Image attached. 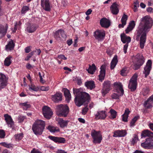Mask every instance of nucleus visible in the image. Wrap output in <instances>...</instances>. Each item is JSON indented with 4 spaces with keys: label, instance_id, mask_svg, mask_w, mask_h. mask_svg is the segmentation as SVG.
Here are the masks:
<instances>
[{
    "label": "nucleus",
    "instance_id": "nucleus-1",
    "mask_svg": "<svg viewBox=\"0 0 153 153\" xmlns=\"http://www.w3.org/2000/svg\"><path fill=\"white\" fill-rule=\"evenodd\" d=\"M153 24L152 18L149 16L142 17L137 30L136 40H140V47L142 49L144 48L146 39V34L150 30Z\"/></svg>",
    "mask_w": 153,
    "mask_h": 153
},
{
    "label": "nucleus",
    "instance_id": "nucleus-2",
    "mask_svg": "<svg viewBox=\"0 0 153 153\" xmlns=\"http://www.w3.org/2000/svg\"><path fill=\"white\" fill-rule=\"evenodd\" d=\"M73 93L75 96V103L78 107L80 106L85 102L87 103L90 100V96L88 94L82 92L79 89L74 88Z\"/></svg>",
    "mask_w": 153,
    "mask_h": 153
},
{
    "label": "nucleus",
    "instance_id": "nucleus-3",
    "mask_svg": "<svg viewBox=\"0 0 153 153\" xmlns=\"http://www.w3.org/2000/svg\"><path fill=\"white\" fill-rule=\"evenodd\" d=\"M45 122L41 120H36L33 123L32 129L34 134L37 135H41L45 128Z\"/></svg>",
    "mask_w": 153,
    "mask_h": 153
},
{
    "label": "nucleus",
    "instance_id": "nucleus-4",
    "mask_svg": "<svg viewBox=\"0 0 153 153\" xmlns=\"http://www.w3.org/2000/svg\"><path fill=\"white\" fill-rule=\"evenodd\" d=\"M58 112L57 113L58 116L60 117H66L69 112V108L66 105L60 104L57 106Z\"/></svg>",
    "mask_w": 153,
    "mask_h": 153
},
{
    "label": "nucleus",
    "instance_id": "nucleus-5",
    "mask_svg": "<svg viewBox=\"0 0 153 153\" xmlns=\"http://www.w3.org/2000/svg\"><path fill=\"white\" fill-rule=\"evenodd\" d=\"M114 85L116 87V92L118 94L114 93L111 95V97L113 99H118L119 97L122 96L124 93L122 85L121 83L120 82H115L114 83Z\"/></svg>",
    "mask_w": 153,
    "mask_h": 153
},
{
    "label": "nucleus",
    "instance_id": "nucleus-6",
    "mask_svg": "<svg viewBox=\"0 0 153 153\" xmlns=\"http://www.w3.org/2000/svg\"><path fill=\"white\" fill-rule=\"evenodd\" d=\"M91 136L93 139V142L95 143H100L102 140V136L100 131L93 130L91 132Z\"/></svg>",
    "mask_w": 153,
    "mask_h": 153
},
{
    "label": "nucleus",
    "instance_id": "nucleus-7",
    "mask_svg": "<svg viewBox=\"0 0 153 153\" xmlns=\"http://www.w3.org/2000/svg\"><path fill=\"white\" fill-rule=\"evenodd\" d=\"M137 77V74L135 73L133 75L130 80L128 87L131 91H134L136 89Z\"/></svg>",
    "mask_w": 153,
    "mask_h": 153
},
{
    "label": "nucleus",
    "instance_id": "nucleus-8",
    "mask_svg": "<svg viewBox=\"0 0 153 153\" xmlns=\"http://www.w3.org/2000/svg\"><path fill=\"white\" fill-rule=\"evenodd\" d=\"M136 58L137 60V62L134 64L133 69L135 70L139 69L145 62V59L142 54H138L136 56Z\"/></svg>",
    "mask_w": 153,
    "mask_h": 153
},
{
    "label": "nucleus",
    "instance_id": "nucleus-9",
    "mask_svg": "<svg viewBox=\"0 0 153 153\" xmlns=\"http://www.w3.org/2000/svg\"><path fill=\"white\" fill-rule=\"evenodd\" d=\"M94 33L95 38L98 41L103 40L105 36V32L103 30H97Z\"/></svg>",
    "mask_w": 153,
    "mask_h": 153
},
{
    "label": "nucleus",
    "instance_id": "nucleus-10",
    "mask_svg": "<svg viewBox=\"0 0 153 153\" xmlns=\"http://www.w3.org/2000/svg\"><path fill=\"white\" fill-rule=\"evenodd\" d=\"M152 66V62L151 60H148L143 71V74H144L145 77H146L149 74Z\"/></svg>",
    "mask_w": 153,
    "mask_h": 153
},
{
    "label": "nucleus",
    "instance_id": "nucleus-11",
    "mask_svg": "<svg viewBox=\"0 0 153 153\" xmlns=\"http://www.w3.org/2000/svg\"><path fill=\"white\" fill-rule=\"evenodd\" d=\"M42 112L44 117L47 119H50L53 114L50 108L47 106L42 108Z\"/></svg>",
    "mask_w": 153,
    "mask_h": 153
},
{
    "label": "nucleus",
    "instance_id": "nucleus-12",
    "mask_svg": "<svg viewBox=\"0 0 153 153\" xmlns=\"http://www.w3.org/2000/svg\"><path fill=\"white\" fill-rule=\"evenodd\" d=\"M95 119L96 120H104L107 116V114L105 111H98L95 114Z\"/></svg>",
    "mask_w": 153,
    "mask_h": 153
},
{
    "label": "nucleus",
    "instance_id": "nucleus-13",
    "mask_svg": "<svg viewBox=\"0 0 153 153\" xmlns=\"http://www.w3.org/2000/svg\"><path fill=\"white\" fill-rule=\"evenodd\" d=\"M103 87L102 90V95L104 96L107 94L110 90V82L109 81H105L103 84Z\"/></svg>",
    "mask_w": 153,
    "mask_h": 153
},
{
    "label": "nucleus",
    "instance_id": "nucleus-14",
    "mask_svg": "<svg viewBox=\"0 0 153 153\" xmlns=\"http://www.w3.org/2000/svg\"><path fill=\"white\" fill-rule=\"evenodd\" d=\"M7 79L5 75L0 73V89L4 88L7 85Z\"/></svg>",
    "mask_w": 153,
    "mask_h": 153
},
{
    "label": "nucleus",
    "instance_id": "nucleus-15",
    "mask_svg": "<svg viewBox=\"0 0 153 153\" xmlns=\"http://www.w3.org/2000/svg\"><path fill=\"white\" fill-rule=\"evenodd\" d=\"M56 120L57 125L61 128L66 127L69 121L68 120H64L62 118L56 117Z\"/></svg>",
    "mask_w": 153,
    "mask_h": 153
},
{
    "label": "nucleus",
    "instance_id": "nucleus-16",
    "mask_svg": "<svg viewBox=\"0 0 153 153\" xmlns=\"http://www.w3.org/2000/svg\"><path fill=\"white\" fill-rule=\"evenodd\" d=\"M51 98L52 100L54 102L58 103L62 100V94L59 92H56L54 94L52 95Z\"/></svg>",
    "mask_w": 153,
    "mask_h": 153
},
{
    "label": "nucleus",
    "instance_id": "nucleus-17",
    "mask_svg": "<svg viewBox=\"0 0 153 153\" xmlns=\"http://www.w3.org/2000/svg\"><path fill=\"white\" fill-rule=\"evenodd\" d=\"M41 6L43 9L46 11L51 10L50 2L49 0H41Z\"/></svg>",
    "mask_w": 153,
    "mask_h": 153
},
{
    "label": "nucleus",
    "instance_id": "nucleus-18",
    "mask_svg": "<svg viewBox=\"0 0 153 153\" xmlns=\"http://www.w3.org/2000/svg\"><path fill=\"white\" fill-rule=\"evenodd\" d=\"M48 138L55 143H64L65 142V140L63 137L49 136Z\"/></svg>",
    "mask_w": 153,
    "mask_h": 153
},
{
    "label": "nucleus",
    "instance_id": "nucleus-19",
    "mask_svg": "<svg viewBox=\"0 0 153 153\" xmlns=\"http://www.w3.org/2000/svg\"><path fill=\"white\" fill-rule=\"evenodd\" d=\"M106 66L105 65H102L100 68V74L99 75V80L102 81L104 79L105 73Z\"/></svg>",
    "mask_w": 153,
    "mask_h": 153
},
{
    "label": "nucleus",
    "instance_id": "nucleus-20",
    "mask_svg": "<svg viewBox=\"0 0 153 153\" xmlns=\"http://www.w3.org/2000/svg\"><path fill=\"white\" fill-rule=\"evenodd\" d=\"M5 120L8 126L12 127L14 125V122L10 116L7 114L4 115Z\"/></svg>",
    "mask_w": 153,
    "mask_h": 153
},
{
    "label": "nucleus",
    "instance_id": "nucleus-21",
    "mask_svg": "<svg viewBox=\"0 0 153 153\" xmlns=\"http://www.w3.org/2000/svg\"><path fill=\"white\" fill-rule=\"evenodd\" d=\"M101 26L103 27L107 28L109 27L110 25V22L109 20L106 18H102L100 21Z\"/></svg>",
    "mask_w": 153,
    "mask_h": 153
},
{
    "label": "nucleus",
    "instance_id": "nucleus-22",
    "mask_svg": "<svg viewBox=\"0 0 153 153\" xmlns=\"http://www.w3.org/2000/svg\"><path fill=\"white\" fill-rule=\"evenodd\" d=\"M127 134V132L125 130H118L114 132V137H123Z\"/></svg>",
    "mask_w": 153,
    "mask_h": 153
},
{
    "label": "nucleus",
    "instance_id": "nucleus-23",
    "mask_svg": "<svg viewBox=\"0 0 153 153\" xmlns=\"http://www.w3.org/2000/svg\"><path fill=\"white\" fill-rule=\"evenodd\" d=\"M153 103V94L150 96L148 99L145 101L144 105L146 108H150L152 107Z\"/></svg>",
    "mask_w": 153,
    "mask_h": 153
},
{
    "label": "nucleus",
    "instance_id": "nucleus-24",
    "mask_svg": "<svg viewBox=\"0 0 153 153\" xmlns=\"http://www.w3.org/2000/svg\"><path fill=\"white\" fill-rule=\"evenodd\" d=\"M118 5L115 2L113 3L110 7L111 13L114 15H117L119 12Z\"/></svg>",
    "mask_w": 153,
    "mask_h": 153
},
{
    "label": "nucleus",
    "instance_id": "nucleus-25",
    "mask_svg": "<svg viewBox=\"0 0 153 153\" xmlns=\"http://www.w3.org/2000/svg\"><path fill=\"white\" fill-rule=\"evenodd\" d=\"M8 27L7 24L4 25H0V34L2 36H5L7 33Z\"/></svg>",
    "mask_w": 153,
    "mask_h": 153
},
{
    "label": "nucleus",
    "instance_id": "nucleus-26",
    "mask_svg": "<svg viewBox=\"0 0 153 153\" xmlns=\"http://www.w3.org/2000/svg\"><path fill=\"white\" fill-rule=\"evenodd\" d=\"M62 91L64 93L66 101L69 102L71 99V96L69 90L66 88H64Z\"/></svg>",
    "mask_w": 153,
    "mask_h": 153
},
{
    "label": "nucleus",
    "instance_id": "nucleus-27",
    "mask_svg": "<svg viewBox=\"0 0 153 153\" xmlns=\"http://www.w3.org/2000/svg\"><path fill=\"white\" fill-rule=\"evenodd\" d=\"M128 18V17L125 14H123L121 19V24H120L118 25L119 28H123L126 25Z\"/></svg>",
    "mask_w": 153,
    "mask_h": 153
},
{
    "label": "nucleus",
    "instance_id": "nucleus-28",
    "mask_svg": "<svg viewBox=\"0 0 153 153\" xmlns=\"http://www.w3.org/2000/svg\"><path fill=\"white\" fill-rule=\"evenodd\" d=\"M63 38H65L66 35L65 34L64 31L62 30H60L56 31L54 35V37L57 39L60 38V36Z\"/></svg>",
    "mask_w": 153,
    "mask_h": 153
},
{
    "label": "nucleus",
    "instance_id": "nucleus-29",
    "mask_svg": "<svg viewBox=\"0 0 153 153\" xmlns=\"http://www.w3.org/2000/svg\"><path fill=\"white\" fill-rule=\"evenodd\" d=\"M121 41L124 43L128 44L131 41V38L129 36H127L125 34L123 33L121 35Z\"/></svg>",
    "mask_w": 153,
    "mask_h": 153
},
{
    "label": "nucleus",
    "instance_id": "nucleus-30",
    "mask_svg": "<svg viewBox=\"0 0 153 153\" xmlns=\"http://www.w3.org/2000/svg\"><path fill=\"white\" fill-rule=\"evenodd\" d=\"M85 85L88 89L92 90L95 88L94 82L93 81H89L85 83Z\"/></svg>",
    "mask_w": 153,
    "mask_h": 153
},
{
    "label": "nucleus",
    "instance_id": "nucleus-31",
    "mask_svg": "<svg viewBox=\"0 0 153 153\" xmlns=\"http://www.w3.org/2000/svg\"><path fill=\"white\" fill-rule=\"evenodd\" d=\"M15 46V44L12 40L11 39L8 42V44L5 46V49L7 51H10L13 50Z\"/></svg>",
    "mask_w": 153,
    "mask_h": 153
},
{
    "label": "nucleus",
    "instance_id": "nucleus-32",
    "mask_svg": "<svg viewBox=\"0 0 153 153\" xmlns=\"http://www.w3.org/2000/svg\"><path fill=\"white\" fill-rule=\"evenodd\" d=\"M117 56V55L114 56L113 59L112 60L110 65V68L111 70L114 68L116 66L118 62Z\"/></svg>",
    "mask_w": 153,
    "mask_h": 153
},
{
    "label": "nucleus",
    "instance_id": "nucleus-33",
    "mask_svg": "<svg viewBox=\"0 0 153 153\" xmlns=\"http://www.w3.org/2000/svg\"><path fill=\"white\" fill-rule=\"evenodd\" d=\"M36 29L35 26L33 24H30L27 27L26 31L29 33H32L34 32Z\"/></svg>",
    "mask_w": 153,
    "mask_h": 153
},
{
    "label": "nucleus",
    "instance_id": "nucleus-34",
    "mask_svg": "<svg viewBox=\"0 0 153 153\" xmlns=\"http://www.w3.org/2000/svg\"><path fill=\"white\" fill-rule=\"evenodd\" d=\"M134 21H131L129 24L128 26L125 30L126 33H128L129 32L132 30L135 26Z\"/></svg>",
    "mask_w": 153,
    "mask_h": 153
},
{
    "label": "nucleus",
    "instance_id": "nucleus-35",
    "mask_svg": "<svg viewBox=\"0 0 153 153\" xmlns=\"http://www.w3.org/2000/svg\"><path fill=\"white\" fill-rule=\"evenodd\" d=\"M129 109L128 108H126L125 109L124 114L122 115V120L125 122L128 121V114L130 113Z\"/></svg>",
    "mask_w": 153,
    "mask_h": 153
},
{
    "label": "nucleus",
    "instance_id": "nucleus-36",
    "mask_svg": "<svg viewBox=\"0 0 153 153\" xmlns=\"http://www.w3.org/2000/svg\"><path fill=\"white\" fill-rule=\"evenodd\" d=\"M151 135H153L152 132L148 130H146L143 131L141 133L142 137H150Z\"/></svg>",
    "mask_w": 153,
    "mask_h": 153
},
{
    "label": "nucleus",
    "instance_id": "nucleus-37",
    "mask_svg": "<svg viewBox=\"0 0 153 153\" xmlns=\"http://www.w3.org/2000/svg\"><path fill=\"white\" fill-rule=\"evenodd\" d=\"M109 113L110 114L109 118L111 119H114L116 118L117 115V112L114 110L112 109H110Z\"/></svg>",
    "mask_w": 153,
    "mask_h": 153
},
{
    "label": "nucleus",
    "instance_id": "nucleus-38",
    "mask_svg": "<svg viewBox=\"0 0 153 153\" xmlns=\"http://www.w3.org/2000/svg\"><path fill=\"white\" fill-rule=\"evenodd\" d=\"M96 66L94 64H92V65L90 66L87 71L88 73L93 74L96 70Z\"/></svg>",
    "mask_w": 153,
    "mask_h": 153
},
{
    "label": "nucleus",
    "instance_id": "nucleus-39",
    "mask_svg": "<svg viewBox=\"0 0 153 153\" xmlns=\"http://www.w3.org/2000/svg\"><path fill=\"white\" fill-rule=\"evenodd\" d=\"M30 84L29 85V89L30 90H33L35 91H37L39 90L38 87L36 86L35 85L33 84L32 81L30 83Z\"/></svg>",
    "mask_w": 153,
    "mask_h": 153
},
{
    "label": "nucleus",
    "instance_id": "nucleus-40",
    "mask_svg": "<svg viewBox=\"0 0 153 153\" xmlns=\"http://www.w3.org/2000/svg\"><path fill=\"white\" fill-rule=\"evenodd\" d=\"M12 58V57L10 56H8L5 59L4 62V65L6 66H9L11 63V58Z\"/></svg>",
    "mask_w": 153,
    "mask_h": 153
},
{
    "label": "nucleus",
    "instance_id": "nucleus-41",
    "mask_svg": "<svg viewBox=\"0 0 153 153\" xmlns=\"http://www.w3.org/2000/svg\"><path fill=\"white\" fill-rule=\"evenodd\" d=\"M19 105L23 108L24 110H27L30 108V104L27 103H20Z\"/></svg>",
    "mask_w": 153,
    "mask_h": 153
},
{
    "label": "nucleus",
    "instance_id": "nucleus-42",
    "mask_svg": "<svg viewBox=\"0 0 153 153\" xmlns=\"http://www.w3.org/2000/svg\"><path fill=\"white\" fill-rule=\"evenodd\" d=\"M48 129L51 132L53 133L59 131V129H56L55 127L50 126L48 127Z\"/></svg>",
    "mask_w": 153,
    "mask_h": 153
},
{
    "label": "nucleus",
    "instance_id": "nucleus-43",
    "mask_svg": "<svg viewBox=\"0 0 153 153\" xmlns=\"http://www.w3.org/2000/svg\"><path fill=\"white\" fill-rule=\"evenodd\" d=\"M0 144L7 148H12L13 145L10 143H8L6 142H2L0 143Z\"/></svg>",
    "mask_w": 153,
    "mask_h": 153
},
{
    "label": "nucleus",
    "instance_id": "nucleus-44",
    "mask_svg": "<svg viewBox=\"0 0 153 153\" xmlns=\"http://www.w3.org/2000/svg\"><path fill=\"white\" fill-rule=\"evenodd\" d=\"M23 137V134L20 133L19 134H15L14 136V138L16 141H18L21 140Z\"/></svg>",
    "mask_w": 153,
    "mask_h": 153
},
{
    "label": "nucleus",
    "instance_id": "nucleus-45",
    "mask_svg": "<svg viewBox=\"0 0 153 153\" xmlns=\"http://www.w3.org/2000/svg\"><path fill=\"white\" fill-rule=\"evenodd\" d=\"M138 140V138L137 135L134 134L133 137L132 138L131 142V144L134 145L135 143H136Z\"/></svg>",
    "mask_w": 153,
    "mask_h": 153
},
{
    "label": "nucleus",
    "instance_id": "nucleus-46",
    "mask_svg": "<svg viewBox=\"0 0 153 153\" xmlns=\"http://www.w3.org/2000/svg\"><path fill=\"white\" fill-rule=\"evenodd\" d=\"M141 146L145 149L149 148V141L146 140L145 142L141 143Z\"/></svg>",
    "mask_w": 153,
    "mask_h": 153
},
{
    "label": "nucleus",
    "instance_id": "nucleus-47",
    "mask_svg": "<svg viewBox=\"0 0 153 153\" xmlns=\"http://www.w3.org/2000/svg\"><path fill=\"white\" fill-rule=\"evenodd\" d=\"M139 116L135 117L133 118L130 123V126L131 127H133L134 126V123L139 118Z\"/></svg>",
    "mask_w": 153,
    "mask_h": 153
},
{
    "label": "nucleus",
    "instance_id": "nucleus-48",
    "mask_svg": "<svg viewBox=\"0 0 153 153\" xmlns=\"http://www.w3.org/2000/svg\"><path fill=\"white\" fill-rule=\"evenodd\" d=\"M149 90L148 88H146L143 89L142 93L144 96L146 95L149 93Z\"/></svg>",
    "mask_w": 153,
    "mask_h": 153
},
{
    "label": "nucleus",
    "instance_id": "nucleus-49",
    "mask_svg": "<svg viewBox=\"0 0 153 153\" xmlns=\"http://www.w3.org/2000/svg\"><path fill=\"white\" fill-rule=\"evenodd\" d=\"M29 7L27 6H25L22 8L21 13H25L27 11L29 10Z\"/></svg>",
    "mask_w": 153,
    "mask_h": 153
},
{
    "label": "nucleus",
    "instance_id": "nucleus-50",
    "mask_svg": "<svg viewBox=\"0 0 153 153\" xmlns=\"http://www.w3.org/2000/svg\"><path fill=\"white\" fill-rule=\"evenodd\" d=\"M34 54V51H33L27 55V57L25 59V60L26 61L28 60Z\"/></svg>",
    "mask_w": 153,
    "mask_h": 153
},
{
    "label": "nucleus",
    "instance_id": "nucleus-51",
    "mask_svg": "<svg viewBox=\"0 0 153 153\" xmlns=\"http://www.w3.org/2000/svg\"><path fill=\"white\" fill-rule=\"evenodd\" d=\"M25 119V116L22 115H19L18 117V121L20 123L22 122Z\"/></svg>",
    "mask_w": 153,
    "mask_h": 153
},
{
    "label": "nucleus",
    "instance_id": "nucleus-52",
    "mask_svg": "<svg viewBox=\"0 0 153 153\" xmlns=\"http://www.w3.org/2000/svg\"><path fill=\"white\" fill-rule=\"evenodd\" d=\"M40 90L43 91H47L49 89V87L48 86H42L40 88Z\"/></svg>",
    "mask_w": 153,
    "mask_h": 153
},
{
    "label": "nucleus",
    "instance_id": "nucleus-53",
    "mask_svg": "<svg viewBox=\"0 0 153 153\" xmlns=\"http://www.w3.org/2000/svg\"><path fill=\"white\" fill-rule=\"evenodd\" d=\"M88 110V109L87 107V106L83 108L82 109V113L83 114L85 115V114L87 113V111Z\"/></svg>",
    "mask_w": 153,
    "mask_h": 153
},
{
    "label": "nucleus",
    "instance_id": "nucleus-54",
    "mask_svg": "<svg viewBox=\"0 0 153 153\" xmlns=\"http://www.w3.org/2000/svg\"><path fill=\"white\" fill-rule=\"evenodd\" d=\"M5 136L4 131L3 130H0V138H3Z\"/></svg>",
    "mask_w": 153,
    "mask_h": 153
},
{
    "label": "nucleus",
    "instance_id": "nucleus-55",
    "mask_svg": "<svg viewBox=\"0 0 153 153\" xmlns=\"http://www.w3.org/2000/svg\"><path fill=\"white\" fill-rule=\"evenodd\" d=\"M126 70L125 69H123L121 71V74L123 76H126Z\"/></svg>",
    "mask_w": 153,
    "mask_h": 153
},
{
    "label": "nucleus",
    "instance_id": "nucleus-56",
    "mask_svg": "<svg viewBox=\"0 0 153 153\" xmlns=\"http://www.w3.org/2000/svg\"><path fill=\"white\" fill-rule=\"evenodd\" d=\"M58 57L59 59H62L66 60L67 59L64 55H60L58 56Z\"/></svg>",
    "mask_w": 153,
    "mask_h": 153
},
{
    "label": "nucleus",
    "instance_id": "nucleus-57",
    "mask_svg": "<svg viewBox=\"0 0 153 153\" xmlns=\"http://www.w3.org/2000/svg\"><path fill=\"white\" fill-rule=\"evenodd\" d=\"M128 44L126 43L124 45L123 47V51L125 53H126L127 52V50L128 46Z\"/></svg>",
    "mask_w": 153,
    "mask_h": 153
},
{
    "label": "nucleus",
    "instance_id": "nucleus-58",
    "mask_svg": "<svg viewBox=\"0 0 153 153\" xmlns=\"http://www.w3.org/2000/svg\"><path fill=\"white\" fill-rule=\"evenodd\" d=\"M30 51V47L28 46L26 47L25 49V52L26 53H28Z\"/></svg>",
    "mask_w": 153,
    "mask_h": 153
},
{
    "label": "nucleus",
    "instance_id": "nucleus-59",
    "mask_svg": "<svg viewBox=\"0 0 153 153\" xmlns=\"http://www.w3.org/2000/svg\"><path fill=\"white\" fill-rule=\"evenodd\" d=\"M39 76L40 79V81L42 83H44L45 82L43 80L42 76L41 75V73L40 72L39 73Z\"/></svg>",
    "mask_w": 153,
    "mask_h": 153
},
{
    "label": "nucleus",
    "instance_id": "nucleus-60",
    "mask_svg": "<svg viewBox=\"0 0 153 153\" xmlns=\"http://www.w3.org/2000/svg\"><path fill=\"white\" fill-rule=\"evenodd\" d=\"M30 153H42L40 151H38L37 150H36L35 149H33L32 151H31Z\"/></svg>",
    "mask_w": 153,
    "mask_h": 153
},
{
    "label": "nucleus",
    "instance_id": "nucleus-61",
    "mask_svg": "<svg viewBox=\"0 0 153 153\" xmlns=\"http://www.w3.org/2000/svg\"><path fill=\"white\" fill-rule=\"evenodd\" d=\"M92 12V10L91 9H88L85 13V14L87 15H90Z\"/></svg>",
    "mask_w": 153,
    "mask_h": 153
},
{
    "label": "nucleus",
    "instance_id": "nucleus-62",
    "mask_svg": "<svg viewBox=\"0 0 153 153\" xmlns=\"http://www.w3.org/2000/svg\"><path fill=\"white\" fill-rule=\"evenodd\" d=\"M149 148L153 147V141H149Z\"/></svg>",
    "mask_w": 153,
    "mask_h": 153
},
{
    "label": "nucleus",
    "instance_id": "nucleus-63",
    "mask_svg": "<svg viewBox=\"0 0 153 153\" xmlns=\"http://www.w3.org/2000/svg\"><path fill=\"white\" fill-rule=\"evenodd\" d=\"M34 51V53L35 52L38 55H40V54L41 52V50L40 49H36L35 51Z\"/></svg>",
    "mask_w": 153,
    "mask_h": 153
},
{
    "label": "nucleus",
    "instance_id": "nucleus-64",
    "mask_svg": "<svg viewBox=\"0 0 153 153\" xmlns=\"http://www.w3.org/2000/svg\"><path fill=\"white\" fill-rule=\"evenodd\" d=\"M56 153H67L64 150L62 149H59L56 152Z\"/></svg>",
    "mask_w": 153,
    "mask_h": 153
}]
</instances>
